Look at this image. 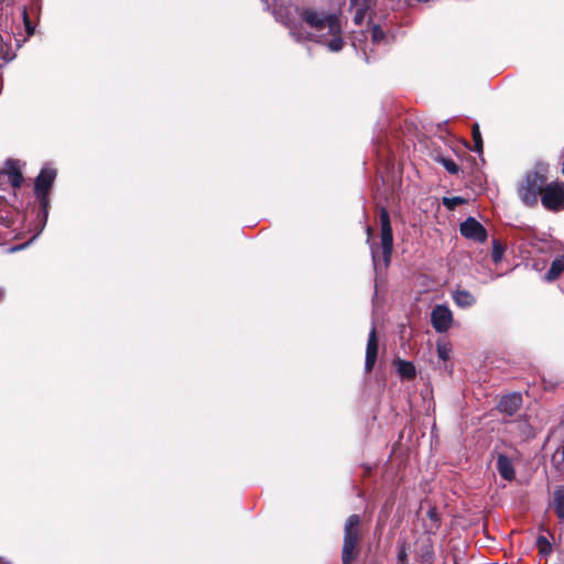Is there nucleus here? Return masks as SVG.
<instances>
[{
    "label": "nucleus",
    "mask_w": 564,
    "mask_h": 564,
    "mask_svg": "<svg viewBox=\"0 0 564 564\" xmlns=\"http://www.w3.org/2000/svg\"><path fill=\"white\" fill-rule=\"evenodd\" d=\"M301 20L310 26L311 31L291 28V35L297 41L311 40L327 46L332 52H339L344 47L343 30L338 15L325 13L314 9H303Z\"/></svg>",
    "instance_id": "nucleus-1"
},
{
    "label": "nucleus",
    "mask_w": 564,
    "mask_h": 564,
    "mask_svg": "<svg viewBox=\"0 0 564 564\" xmlns=\"http://www.w3.org/2000/svg\"><path fill=\"white\" fill-rule=\"evenodd\" d=\"M546 185L545 169L543 165L539 170L529 171L518 185V195L523 204L533 206L538 203Z\"/></svg>",
    "instance_id": "nucleus-2"
},
{
    "label": "nucleus",
    "mask_w": 564,
    "mask_h": 564,
    "mask_svg": "<svg viewBox=\"0 0 564 564\" xmlns=\"http://www.w3.org/2000/svg\"><path fill=\"white\" fill-rule=\"evenodd\" d=\"M359 525L360 517L357 514H351L345 523L341 552L343 564H351L359 554Z\"/></svg>",
    "instance_id": "nucleus-3"
},
{
    "label": "nucleus",
    "mask_w": 564,
    "mask_h": 564,
    "mask_svg": "<svg viewBox=\"0 0 564 564\" xmlns=\"http://www.w3.org/2000/svg\"><path fill=\"white\" fill-rule=\"evenodd\" d=\"M56 177V171L52 167H44L35 178L34 192L36 197L40 199L44 221L47 218L48 208V193Z\"/></svg>",
    "instance_id": "nucleus-4"
},
{
    "label": "nucleus",
    "mask_w": 564,
    "mask_h": 564,
    "mask_svg": "<svg viewBox=\"0 0 564 564\" xmlns=\"http://www.w3.org/2000/svg\"><path fill=\"white\" fill-rule=\"evenodd\" d=\"M544 208L558 212L564 208V183L554 182L545 185L541 195Z\"/></svg>",
    "instance_id": "nucleus-5"
},
{
    "label": "nucleus",
    "mask_w": 564,
    "mask_h": 564,
    "mask_svg": "<svg viewBox=\"0 0 564 564\" xmlns=\"http://www.w3.org/2000/svg\"><path fill=\"white\" fill-rule=\"evenodd\" d=\"M380 226H381V248L383 254L384 268H388L391 261V254L393 249V236L390 224V216L387 209L381 208L380 210Z\"/></svg>",
    "instance_id": "nucleus-6"
},
{
    "label": "nucleus",
    "mask_w": 564,
    "mask_h": 564,
    "mask_svg": "<svg viewBox=\"0 0 564 564\" xmlns=\"http://www.w3.org/2000/svg\"><path fill=\"white\" fill-rule=\"evenodd\" d=\"M431 323L437 333L447 332L453 324V313L445 304H437L431 313Z\"/></svg>",
    "instance_id": "nucleus-7"
},
{
    "label": "nucleus",
    "mask_w": 564,
    "mask_h": 564,
    "mask_svg": "<svg viewBox=\"0 0 564 564\" xmlns=\"http://www.w3.org/2000/svg\"><path fill=\"white\" fill-rule=\"evenodd\" d=\"M460 234L467 239L484 242L487 239V231L484 226L474 217H468L460 224Z\"/></svg>",
    "instance_id": "nucleus-8"
},
{
    "label": "nucleus",
    "mask_w": 564,
    "mask_h": 564,
    "mask_svg": "<svg viewBox=\"0 0 564 564\" xmlns=\"http://www.w3.org/2000/svg\"><path fill=\"white\" fill-rule=\"evenodd\" d=\"M377 1L375 0H350V10L354 11V22L357 25H361L371 11Z\"/></svg>",
    "instance_id": "nucleus-9"
},
{
    "label": "nucleus",
    "mask_w": 564,
    "mask_h": 564,
    "mask_svg": "<svg viewBox=\"0 0 564 564\" xmlns=\"http://www.w3.org/2000/svg\"><path fill=\"white\" fill-rule=\"evenodd\" d=\"M378 355V339L376 335V327L372 326L369 333V338L366 348V361H365V370L366 372H370L376 364Z\"/></svg>",
    "instance_id": "nucleus-10"
},
{
    "label": "nucleus",
    "mask_w": 564,
    "mask_h": 564,
    "mask_svg": "<svg viewBox=\"0 0 564 564\" xmlns=\"http://www.w3.org/2000/svg\"><path fill=\"white\" fill-rule=\"evenodd\" d=\"M522 404V397L520 393H511L503 397L499 402V410L508 415L514 414Z\"/></svg>",
    "instance_id": "nucleus-11"
},
{
    "label": "nucleus",
    "mask_w": 564,
    "mask_h": 564,
    "mask_svg": "<svg viewBox=\"0 0 564 564\" xmlns=\"http://www.w3.org/2000/svg\"><path fill=\"white\" fill-rule=\"evenodd\" d=\"M1 173L2 174L6 173L8 175L9 182L12 185V187L18 188L21 186L23 177H22L21 172L19 171V166L15 161L8 160L6 162L4 171Z\"/></svg>",
    "instance_id": "nucleus-12"
},
{
    "label": "nucleus",
    "mask_w": 564,
    "mask_h": 564,
    "mask_svg": "<svg viewBox=\"0 0 564 564\" xmlns=\"http://www.w3.org/2000/svg\"><path fill=\"white\" fill-rule=\"evenodd\" d=\"M452 299L460 308H469L476 303V297L467 290L453 291Z\"/></svg>",
    "instance_id": "nucleus-13"
},
{
    "label": "nucleus",
    "mask_w": 564,
    "mask_h": 564,
    "mask_svg": "<svg viewBox=\"0 0 564 564\" xmlns=\"http://www.w3.org/2000/svg\"><path fill=\"white\" fill-rule=\"evenodd\" d=\"M497 469L503 479L512 480L514 478L513 465L511 460L503 454L498 455Z\"/></svg>",
    "instance_id": "nucleus-14"
},
{
    "label": "nucleus",
    "mask_w": 564,
    "mask_h": 564,
    "mask_svg": "<svg viewBox=\"0 0 564 564\" xmlns=\"http://www.w3.org/2000/svg\"><path fill=\"white\" fill-rule=\"evenodd\" d=\"M564 271V256L556 257L552 263L551 268L546 272L544 279L547 282H552L556 280L561 273Z\"/></svg>",
    "instance_id": "nucleus-15"
},
{
    "label": "nucleus",
    "mask_w": 564,
    "mask_h": 564,
    "mask_svg": "<svg viewBox=\"0 0 564 564\" xmlns=\"http://www.w3.org/2000/svg\"><path fill=\"white\" fill-rule=\"evenodd\" d=\"M553 506L558 519L564 522V488L558 487L553 492Z\"/></svg>",
    "instance_id": "nucleus-16"
},
{
    "label": "nucleus",
    "mask_w": 564,
    "mask_h": 564,
    "mask_svg": "<svg viewBox=\"0 0 564 564\" xmlns=\"http://www.w3.org/2000/svg\"><path fill=\"white\" fill-rule=\"evenodd\" d=\"M397 368L400 377L403 379L410 380L413 379L416 375L415 367L411 361L399 359L397 361Z\"/></svg>",
    "instance_id": "nucleus-17"
},
{
    "label": "nucleus",
    "mask_w": 564,
    "mask_h": 564,
    "mask_svg": "<svg viewBox=\"0 0 564 564\" xmlns=\"http://www.w3.org/2000/svg\"><path fill=\"white\" fill-rule=\"evenodd\" d=\"M536 546L539 549V553L542 556H547L552 552V544L547 540V538H545L544 535L538 536V539H536Z\"/></svg>",
    "instance_id": "nucleus-18"
},
{
    "label": "nucleus",
    "mask_w": 564,
    "mask_h": 564,
    "mask_svg": "<svg viewBox=\"0 0 564 564\" xmlns=\"http://www.w3.org/2000/svg\"><path fill=\"white\" fill-rule=\"evenodd\" d=\"M473 139L475 143L474 151L480 153L482 151V139L477 123L473 126Z\"/></svg>",
    "instance_id": "nucleus-19"
},
{
    "label": "nucleus",
    "mask_w": 564,
    "mask_h": 564,
    "mask_svg": "<svg viewBox=\"0 0 564 564\" xmlns=\"http://www.w3.org/2000/svg\"><path fill=\"white\" fill-rule=\"evenodd\" d=\"M503 248L499 245L497 240L494 241V248L491 258L495 263H499L503 257Z\"/></svg>",
    "instance_id": "nucleus-20"
},
{
    "label": "nucleus",
    "mask_w": 564,
    "mask_h": 564,
    "mask_svg": "<svg viewBox=\"0 0 564 564\" xmlns=\"http://www.w3.org/2000/svg\"><path fill=\"white\" fill-rule=\"evenodd\" d=\"M371 37L373 43H380L386 39V33L379 25H373L371 30Z\"/></svg>",
    "instance_id": "nucleus-21"
},
{
    "label": "nucleus",
    "mask_w": 564,
    "mask_h": 564,
    "mask_svg": "<svg viewBox=\"0 0 564 564\" xmlns=\"http://www.w3.org/2000/svg\"><path fill=\"white\" fill-rule=\"evenodd\" d=\"M440 162L443 164V166L448 173L456 174L458 172V166L453 160L442 158L440 159Z\"/></svg>",
    "instance_id": "nucleus-22"
},
{
    "label": "nucleus",
    "mask_w": 564,
    "mask_h": 564,
    "mask_svg": "<svg viewBox=\"0 0 564 564\" xmlns=\"http://www.w3.org/2000/svg\"><path fill=\"white\" fill-rule=\"evenodd\" d=\"M437 355L442 360H447L451 356V347L447 344H437Z\"/></svg>",
    "instance_id": "nucleus-23"
},
{
    "label": "nucleus",
    "mask_w": 564,
    "mask_h": 564,
    "mask_svg": "<svg viewBox=\"0 0 564 564\" xmlns=\"http://www.w3.org/2000/svg\"><path fill=\"white\" fill-rule=\"evenodd\" d=\"M9 45L4 43L2 37L0 36V61L7 63L11 59V57L9 56Z\"/></svg>",
    "instance_id": "nucleus-24"
},
{
    "label": "nucleus",
    "mask_w": 564,
    "mask_h": 564,
    "mask_svg": "<svg viewBox=\"0 0 564 564\" xmlns=\"http://www.w3.org/2000/svg\"><path fill=\"white\" fill-rule=\"evenodd\" d=\"M429 518L433 522L432 527L429 529L430 532L437 530L440 527V519L438 514L435 509H430L427 512Z\"/></svg>",
    "instance_id": "nucleus-25"
},
{
    "label": "nucleus",
    "mask_w": 564,
    "mask_h": 564,
    "mask_svg": "<svg viewBox=\"0 0 564 564\" xmlns=\"http://www.w3.org/2000/svg\"><path fill=\"white\" fill-rule=\"evenodd\" d=\"M421 558L422 564H432L433 552L430 545L425 546V550L421 554Z\"/></svg>",
    "instance_id": "nucleus-26"
},
{
    "label": "nucleus",
    "mask_w": 564,
    "mask_h": 564,
    "mask_svg": "<svg viewBox=\"0 0 564 564\" xmlns=\"http://www.w3.org/2000/svg\"><path fill=\"white\" fill-rule=\"evenodd\" d=\"M408 552L404 545L400 546L398 553V564H406Z\"/></svg>",
    "instance_id": "nucleus-27"
},
{
    "label": "nucleus",
    "mask_w": 564,
    "mask_h": 564,
    "mask_svg": "<svg viewBox=\"0 0 564 564\" xmlns=\"http://www.w3.org/2000/svg\"><path fill=\"white\" fill-rule=\"evenodd\" d=\"M443 203H444V205L446 207L453 208L458 203H462V198H459V197H452V198L445 197Z\"/></svg>",
    "instance_id": "nucleus-28"
},
{
    "label": "nucleus",
    "mask_w": 564,
    "mask_h": 564,
    "mask_svg": "<svg viewBox=\"0 0 564 564\" xmlns=\"http://www.w3.org/2000/svg\"><path fill=\"white\" fill-rule=\"evenodd\" d=\"M370 250H371L373 268H375V271L377 272L378 271V259H377V250H378V248H377L376 245L370 243Z\"/></svg>",
    "instance_id": "nucleus-29"
},
{
    "label": "nucleus",
    "mask_w": 564,
    "mask_h": 564,
    "mask_svg": "<svg viewBox=\"0 0 564 564\" xmlns=\"http://www.w3.org/2000/svg\"><path fill=\"white\" fill-rule=\"evenodd\" d=\"M22 15H23V21H24V24H25L26 32L29 34H32L33 33V29L31 28V23H30V20H29V17H28V12H26L25 8L22 10Z\"/></svg>",
    "instance_id": "nucleus-30"
},
{
    "label": "nucleus",
    "mask_w": 564,
    "mask_h": 564,
    "mask_svg": "<svg viewBox=\"0 0 564 564\" xmlns=\"http://www.w3.org/2000/svg\"><path fill=\"white\" fill-rule=\"evenodd\" d=\"M367 234H368L367 242L370 243V236H371V228L370 227H367Z\"/></svg>",
    "instance_id": "nucleus-31"
},
{
    "label": "nucleus",
    "mask_w": 564,
    "mask_h": 564,
    "mask_svg": "<svg viewBox=\"0 0 564 564\" xmlns=\"http://www.w3.org/2000/svg\"><path fill=\"white\" fill-rule=\"evenodd\" d=\"M3 297V291L0 289V300Z\"/></svg>",
    "instance_id": "nucleus-32"
},
{
    "label": "nucleus",
    "mask_w": 564,
    "mask_h": 564,
    "mask_svg": "<svg viewBox=\"0 0 564 564\" xmlns=\"http://www.w3.org/2000/svg\"><path fill=\"white\" fill-rule=\"evenodd\" d=\"M563 460H564V446H563Z\"/></svg>",
    "instance_id": "nucleus-33"
},
{
    "label": "nucleus",
    "mask_w": 564,
    "mask_h": 564,
    "mask_svg": "<svg viewBox=\"0 0 564 564\" xmlns=\"http://www.w3.org/2000/svg\"><path fill=\"white\" fill-rule=\"evenodd\" d=\"M0 564H7V563H4V562L0 561Z\"/></svg>",
    "instance_id": "nucleus-34"
},
{
    "label": "nucleus",
    "mask_w": 564,
    "mask_h": 564,
    "mask_svg": "<svg viewBox=\"0 0 564 564\" xmlns=\"http://www.w3.org/2000/svg\"><path fill=\"white\" fill-rule=\"evenodd\" d=\"M1 174H2V173L0 172V175H1Z\"/></svg>",
    "instance_id": "nucleus-35"
}]
</instances>
